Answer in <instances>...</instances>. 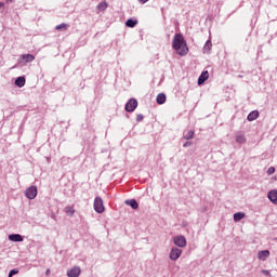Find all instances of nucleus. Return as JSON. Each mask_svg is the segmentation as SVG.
<instances>
[{"label":"nucleus","mask_w":277,"mask_h":277,"mask_svg":"<svg viewBox=\"0 0 277 277\" xmlns=\"http://www.w3.org/2000/svg\"><path fill=\"white\" fill-rule=\"evenodd\" d=\"M172 47L174 51H176L177 55L184 56L189 53V48L187 47V42H185V38L183 35L176 34L173 38Z\"/></svg>","instance_id":"nucleus-1"},{"label":"nucleus","mask_w":277,"mask_h":277,"mask_svg":"<svg viewBox=\"0 0 277 277\" xmlns=\"http://www.w3.org/2000/svg\"><path fill=\"white\" fill-rule=\"evenodd\" d=\"M94 211H96V213H104L105 212V206L103 205V199L101 197H96L94 199Z\"/></svg>","instance_id":"nucleus-2"},{"label":"nucleus","mask_w":277,"mask_h":277,"mask_svg":"<svg viewBox=\"0 0 277 277\" xmlns=\"http://www.w3.org/2000/svg\"><path fill=\"white\" fill-rule=\"evenodd\" d=\"M26 198L28 200H34L38 196V188L36 186H30L25 192Z\"/></svg>","instance_id":"nucleus-3"},{"label":"nucleus","mask_w":277,"mask_h":277,"mask_svg":"<svg viewBox=\"0 0 277 277\" xmlns=\"http://www.w3.org/2000/svg\"><path fill=\"white\" fill-rule=\"evenodd\" d=\"M135 109H137V100L130 98L126 104V111L131 113L135 111Z\"/></svg>","instance_id":"nucleus-4"},{"label":"nucleus","mask_w":277,"mask_h":277,"mask_svg":"<svg viewBox=\"0 0 277 277\" xmlns=\"http://www.w3.org/2000/svg\"><path fill=\"white\" fill-rule=\"evenodd\" d=\"M173 241L175 246H179V248H185V246H187V240L184 236H176L173 238Z\"/></svg>","instance_id":"nucleus-5"},{"label":"nucleus","mask_w":277,"mask_h":277,"mask_svg":"<svg viewBox=\"0 0 277 277\" xmlns=\"http://www.w3.org/2000/svg\"><path fill=\"white\" fill-rule=\"evenodd\" d=\"M181 254H183V251L181 249L173 248L170 252L171 261H177L181 258Z\"/></svg>","instance_id":"nucleus-6"},{"label":"nucleus","mask_w":277,"mask_h":277,"mask_svg":"<svg viewBox=\"0 0 277 277\" xmlns=\"http://www.w3.org/2000/svg\"><path fill=\"white\" fill-rule=\"evenodd\" d=\"M81 275V268L79 266L72 267L71 269L67 271L68 277H79Z\"/></svg>","instance_id":"nucleus-7"},{"label":"nucleus","mask_w":277,"mask_h":277,"mask_svg":"<svg viewBox=\"0 0 277 277\" xmlns=\"http://www.w3.org/2000/svg\"><path fill=\"white\" fill-rule=\"evenodd\" d=\"M207 79H209V71H202L201 75L199 76L198 79V85H202V83H205V81H207Z\"/></svg>","instance_id":"nucleus-8"},{"label":"nucleus","mask_w":277,"mask_h":277,"mask_svg":"<svg viewBox=\"0 0 277 277\" xmlns=\"http://www.w3.org/2000/svg\"><path fill=\"white\" fill-rule=\"evenodd\" d=\"M258 259L260 261H266L267 259H269V250L260 251L258 253Z\"/></svg>","instance_id":"nucleus-9"},{"label":"nucleus","mask_w":277,"mask_h":277,"mask_svg":"<svg viewBox=\"0 0 277 277\" xmlns=\"http://www.w3.org/2000/svg\"><path fill=\"white\" fill-rule=\"evenodd\" d=\"M267 197L271 200V202H273L274 205H277V190L268 192Z\"/></svg>","instance_id":"nucleus-10"},{"label":"nucleus","mask_w":277,"mask_h":277,"mask_svg":"<svg viewBox=\"0 0 277 277\" xmlns=\"http://www.w3.org/2000/svg\"><path fill=\"white\" fill-rule=\"evenodd\" d=\"M256 118H259V111L258 110H253L251 111L247 119L249 120V122H252L253 120H256Z\"/></svg>","instance_id":"nucleus-11"},{"label":"nucleus","mask_w":277,"mask_h":277,"mask_svg":"<svg viewBox=\"0 0 277 277\" xmlns=\"http://www.w3.org/2000/svg\"><path fill=\"white\" fill-rule=\"evenodd\" d=\"M126 205H128V207H131L132 209H137L140 207V203H137L135 199L127 200Z\"/></svg>","instance_id":"nucleus-12"},{"label":"nucleus","mask_w":277,"mask_h":277,"mask_svg":"<svg viewBox=\"0 0 277 277\" xmlns=\"http://www.w3.org/2000/svg\"><path fill=\"white\" fill-rule=\"evenodd\" d=\"M156 103L158 105H163V103H166V94L163 93L158 94L156 97Z\"/></svg>","instance_id":"nucleus-13"},{"label":"nucleus","mask_w":277,"mask_h":277,"mask_svg":"<svg viewBox=\"0 0 277 277\" xmlns=\"http://www.w3.org/2000/svg\"><path fill=\"white\" fill-rule=\"evenodd\" d=\"M10 241H23V236L21 234H12L9 236Z\"/></svg>","instance_id":"nucleus-14"},{"label":"nucleus","mask_w":277,"mask_h":277,"mask_svg":"<svg viewBox=\"0 0 277 277\" xmlns=\"http://www.w3.org/2000/svg\"><path fill=\"white\" fill-rule=\"evenodd\" d=\"M25 83H26L25 77H18L15 80V85H17V88H24Z\"/></svg>","instance_id":"nucleus-15"},{"label":"nucleus","mask_w":277,"mask_h":277,"mask_svg":"<svg viewBox=\"0 0 277 277\" xmlns=\"http://www.w3.org/2000/svg\"><path fill=\"white\" fill-rule=\"evenodd\" d=\"M246 217V213L243 212H237L234 214V222H241Z\"/></svg>","instance_id":"nucleus-16"},{"label":"nucleus","mask_w":277,"mask_h":277,"mask_svg":"<svg viewBox=\"0 0 277 277\" xmlns=\"http://www.w3.org/2000/svg\"><path fill=\"white\" fill-rule=\"evenodd\" d=\"M22 60H25L26 63L34 62L36 60V56L32 54H23Z\"/></svg>","instance_id":"nucleus-17"},{"label":"nucleus","mask_w":277,"mask_h":277,"mask_svg":"<svg viewBox=\"0 0 277 277\" xmlns=\"http://www.w3.org/2000/svg\"><path fill=\"white\" fill-rule=\"evenodd\" d=\"M212 47H213V43H211V40H208L203 45V53H210Z\"/></svg>","instance_id":"nucleus-18"},{"label":"nucleus","mask_w":277,"mask_h":277,"mask_svg":"<svg viewBox=\"0 0 277 277\" xmlns=\"http://www.w3.org/2000/svg\"><path fill=\"white\" fill-rule=\"evenodd\" d=\"M236 142L238 144H246V136L243 134H237L236 135Z\"/></svg>","instance_id":"nucleus-19"},{"label":"nucleus","mask_w":277,"mask_h":277,"mask_svg":"<svg viewBox=\"0 0 277 277\" xmlns=\"http://www.w3.org/2000/svg\"><path fill=\"white\" fill-rule=\"evenodd\" d=\"M126 25H127V27L133 28V27H135V25H137V19H128L126 22Z\"/></svg>","instance_id":"nucleus-20"},{"label":"nucleus","mask_w":277,"mask_h":277,"mask_svg":"<svg viewBox=\"0 0 277 277\" xmlns=\"http://www.w3.org/2000/svg\"><path fill=\"white\" fill-rule=\"evenodd\" d=\"M65 213L67 214V215H70V216H72V215H75V208H72V207H66L65 208Z\"/></svg>","instance_id":"nucleus-21"},{"label":"nucleus","mask_w":277,"mask_h":277,"mask_svg":"<svg viewBox=\"0 0 277 277\" xmlns=\"http://www.w3.org/2000/svg\"><path fill=\"white\" fill-rule=\"evenodd\" d=\"M194 137V131L188 130L186 133H184V140H192Z\"/></svg>","instance_id":"nucleus-22"},{"label":"nucleus","mask_w":277,"mask_h":277,"mask_svg":"<svg viewBox=\"0 0 277 277\" xmlns=\"http://www.w3.org/2000/svg\"><path fill=\"white\" fill-rule=\"evenodd\" d=\"M55 29H56L57 31H60V29L66 30V29H68V24H60V25H57V26L55 27Z\"/></svg>","instance_id":"nucleus-23"},{"label":"nucleus","mask_w":277,"mask_h":277,"mask_svg":"<svg viewBox=\"0 0 277 277\" xmlns=\"http://www.w3.org/2000/svg\"><path fill=\"white\" fill-rule=\"evenodd\" d=\"M107 8H108V4H107V2H102V3H100L98 5H97V9L98 10H107Z\"/></svg>","instance_id":"nucleus-24"},{"label":"nucleus","mask_w":277,"mask_h":277,"mask_svg":"<svg viewBox=\"0 0 277 277\" xmlns=\"http://www.w3.org/2000/svg\"><path fill=\"white\" fill-rule=\"evenodd\" d=\"M274 172H276V168H274V167H271V168L267 170V174H268V175L274 174Z\"/></svg>","instance_id":"nucleus-25"},{"label":"nucleus","mask_w":277,"mask_h":277,"mask_svg":"<svg viewBox=\"0 0 277 277\" xmlns=\"http://www.w3.org/2000/svg\"><path fill=\"white\" fill-rule=\"evenodd\" d=\"M136 120L137 122H142L144 120V115H137Z\"/></svg>","instance_id":"nucleus-26"},{"label":"nucleus","mask_w":277,"mask_h":277,"mask_svg":"<svg viewBox=\"0 0 277 277\" xmlns=\"http://www.w3.org/2000/svg\"><path fill=\"white\" fill-rule=\"evenodd\" d=\"M10 274L15 276V274H18V269L14 268V269L10 271Z\"/></svg>","instance_id":"nucleus-27"},{"label":"nucleus","mask_w":277,"mask_h":277,"mask_svg":"<svg viewBox=\"0 0 277 277\" xmlns=\"http://www.w3.org/2000/svg\"><path fill=\"white\" fill-rule=\"evenodd\" d=\"M184 148H187L188 146H192V142H186L183 144Z\"/></svg>","instance_id":"nucleus-28"},{"label":"nucleus","mask_w":277,"mask_h":277,"mask_svg":"<svg viewBox=\"0 0 277 277\" xmlns=\"http://www.w3.org/2000/svg\"><path fill=\"white\" fill-rule=\"evenodd\" d=\"M262 274H264V276H269V271L263 269V271H262Z\"/></svg>","instance_id":"nucleus-29"},{"label":"nucleus","mask_w":277,"mask_h":277,"mask_svg":"<svg viewBox=\"0 0 277 277\" xmlns=\"http://www.w3.org/2000/svg\"><path fill=\"white\" fill-rule=\"evenodd\" d=\"M140 1V3H148V0H138Z\"/></svg>","instance_id":"nucleus-30"},{"label":"nucleus","mask_w":277,"mask_h":277,"mask_svg":"<svg viewBox=\"0 0 277 277\" xmlns=\"http://www.w3.org/2000/svg\"><path fill=\"white\" fill-rule=\"evenodd\" d=\"M49 274H51V269L48 268V269L45 271V276H49Z\"/></svg>","instance_id":"nucleus-31"},{"label":"nucleus","mask_w":277,"mask_h":277,"mask_svg":"<svg viewBox=\"0 0 277 277\" xmlns=\"http://www.w3.org/2000/svg\"><path fill=\"white\" fill-rule=\"evenodd\" d=\"M4 3L3 2H0V8H3Z\"/></svg>","instance_id":"nucleus-32"},{"label":"nucleus","mask_w":277,"mask_h":277,"mask_svg":"<svg viewBox=\"0 0 277 277\" xmlns=\"http://www.w3.org/2000/svg\"><path fill=\"white\" fill-rule=\"evenodd\" d=\"M12 276H14L13 274H11V273H9V277H12Z\"/></svg>","instance_id":"nucleus-33"}]
</instances>
